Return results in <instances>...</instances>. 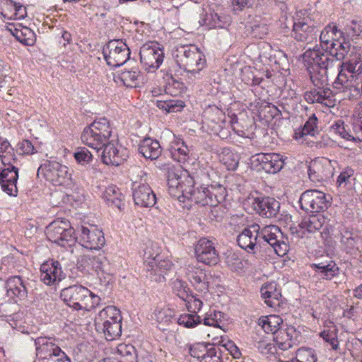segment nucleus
Returning <instances> with one entry per match:
<instances>
[{
    "mask_svg": "<svg viewBox=\"0 0 362 362\" xmlns=\"http://www.w3.org/2000/svg\"><path fill=\"white\" fill-rule=\"evenodd\" d=\"M303 62L307 64L310 78L317 88L307 91L305 100L308 103H321L329 106L333 98L332 91L324 88L328 81V73L332 71L336 62L327 53L320 49H309L303 54Z\"/></svg>",
    "mask_w": 362,
    "mask_h": 362,
    "instance_id": "nucleus-1",
    "label": "nucleus"
},
{
    "mask_svg": "<svg viewBox=\"0 0 362 362\" xmlns=\"http://www.w3.org/2000/svg\"><path fill=\"white\" fill-rule=\"evenodd\" d=\"M194 179L187 171L180 169L168 171V192L172 197L180 202H184L185 198H187L201 206H213L215 202L212 200L211 190L202 186L194 188Z\"/></svg>",
    "mask_w": 362,
    "mask_h": 362,
    "instance_id": "nucleus-2",
    "label": "nucleus"
},
{
    "mask_svg": "<svg viewBox=\"0 0 362 362\" xmlns=\"http://www.w3.org/2000/svg\"><path fill=\"white\" fill-rule=\"evenodd\" d=\"M173 57L177 64L187 72L188 78L199 76L206 64L204 54L195 46L180 45L173 51Z\"/></svg>",
    "mask_w": 362,
    "mask_h": 362,
    "instance_id": "nucleus-3",
    "label": "nucleus"
},
{
    "mask_svg": "<svg viewBox=\"0 0 362 362\" xmlns=\"http://www.w3.org/2000/svg\"><path fill=\"white\" fill-rule=\"evenodd\" d=\"M62 300L76 310H90L99 305L100 298L87 288L74 285L64 288L61 292Z\"/></svg>",
    "mask_w": 362,
    "mask_h": 362,
    "instance_id": "nucleus-4",
    "label": "nucleus"
},
{
    "mask_svg": "<svg viewBox=\"0 0 362 362\" xmlns=\"http://www.w3.org/2000/svg\"><path fill=\"white\" fill-rule=\"evenodd\" d=\"M112 136L110 122L105 117L95 120L86 127L81 134V141L88 147L98 152L107 144Z\"/></svg>",
    "mask_w": 362,
    "mask_h": 362,
    "instance_id": "nucleus-5",
    "label": "nucleus"
},
{
    "mask_svg": "<svg viewBox=\"0 0 362 362\" xmlns=\"http://www.w3.org/2000/svg\"><path fill=\"white\" fill-rule=\"evenodd\" d=\"M75 230L67 220L52 222L46 229L49 240L62 247L71 245L75 242Z\"/></svg>",
    "mask_w": 362,
    "mask_h": 362,
    "instance_id": "nucleus-6",
    "label": "nucleus"
},
{
    "mask_svg": "<svg viewBox=\"0 0 362 362\" xmlns=\"http://www.w3.org/2000/svg\"><path fill=\"white\" fill-rule=\"evenodd\" d=\"M144 264L149 277L157 282H162L165 275L170 270L173 264L169 259H163L160 255H153L150 248H147L144 253Z\"/></svg>",
    "mask_w": 362,
    "mask_h": 362,
    "instance_id": "nucleus-7",
    "label": "nucleus"
},
{
    "mask_svg": "<svg viewBox=\"0 0 362 362\" xmlns=\"http://www.w3.org/2000/svg\"><path fill=\"white\" fill-rule=\"evenodd\" d=\"M103 54L108 65L119 66L129 59L130 50L122 40H115L106 45L103 48Z\"/></svg>",
    "mask_w": 362,
    "mask_h": 362,
    "instance_id": "nucleus-8",
    "label": "nucleus"
},
{
    "mask_svg": "<svg viewBox=\"0 0 362 362\" xmlns=\"http://www.w3.org/2000/svg\"><path fill=\"white\" fill-rule=\"evenodd\" d=\"M300 208L311 213L320 214L321 211L327 209L329 205L324 192L318 190H307L300 198Z\"/></svg>",
    "mask_w": 362,
    "mask_h": 362,
    "instance_id": "nucleus-9",
    "label": "nucleus"
},
{
    "mask_svg": "<svg viewBox=\"0 0 362 362\" xmlns=\"http://www.w3.org/2000/svg\"><path fill=\"white\" fill-rule=\"evenodd\" d=\"M42 170L47 180L54 185L60 186L68 184L71 179V174L66 165L56 161H49L42 165L38 171Z\"/></svg>",
    "mask_w": 362,
    "mask_h": 362,
    "instance_id": "nucleus-10",
    "label": "nucleus"
},
{
    "mask_svg": "<svg viewBox=\"0 0 362 362\" xmlns=\"http://www.w3.org/2000/svg\"><path fill=\"white\" fill-rule=\"evenodd\" d=\"M194 255L199 262L214 266L219 262V255L214 243L206 238L199 239L194 245Z\"/></svg>",
    "mask_w": 362,
    "mask_h": 362,
    "instance_id": "nucleus-11",
    "label": "nucleus"
},
{
    "mask_svg": "<svg viewBox=\"0 0 362 362\" xmlns=\"http://www.w3.org/2000/svg\"><path fill=\"white\" fill-rule=\"evenodd\" d=\"M140 60L146 69H158L163 60V50L157 42H147L140 48Z\"/></svg>",
    "mask_w": 362,
    "mask_h": 362,
    "instance_id": "nucleus-12",
    "label": "nucleus"
},
{
    "mask_svg": "<svg viewBox=\"0 0 362 362\" xmlns=\"http://www.w3.org/2000/svg\"><path fill=\"white\" fill-rule=\"evenodd\" d=\"M79 240L81 245L89 250H100L105 243L103 231L95 225L81 226Z\"/></svg>",
    "mask_w": 362,
    "mask_h": 362,
    "instance_id": "nucleus-13",
    "label": "nucleus"
},
{
    "mask_svg": "<svg viewBox=\"0 0 362 362\" xmlns=\"http://www.w3.org/2000/svg\"><path fill=\"white\" fill-rule=\"evenodd\" d=\"M273 72H275V85L280 90L286 83V77L290 74V64L285 52L281 49L273 53Z\"/></svg>",
    "mask_w": 362,
    "mask_h": 362,
    "instance_id": "nucleus-14",
    "label": "nucleus"
},
{
    "mask_svg": "<svg viewBox=\"0 0 362 362\" xmlns=\"http://www.w3.org/2000/svg\"><path fill=\"white\" fill-rule=\"evenodd\" d=\"M102 161L106 165H119L129 157L127 148L111 140L103 147Z\"/></svg>",
    "mask_w": 362,
    "mask_h": 362,
    "instance_id": "nucleus-15",
    "label": "nucleus"
},
{
    "mask_svg": "<svg viewBox=\"0 0 362 362\" xmlns=\"http://www.w3.org/2000/svg\"><path fill=\"white\" fill-rule=\"evenodd\" d=\"M293 37L298 41L310 43L317 38V30L309 18L299 19L293 24Z\"/></svg>",
    "mask_w": 362,
    "mask_h": 362,
    "instance_id": "nucleus-16",
    "label": "nucleus"
},
{
    "mask_svg": "<svg viewBox=\"0 0 362 362\" xmlns=\"http://www.w3.org/2000/svg\"><path fill=\"white\" fill-rule=\"evenodd\" d=\"M327 223V218L322 214H315L305 217L299 223L300 230L296 228H291L292 233H296L298 237L303 238L305 231L312 233L321 229Z\"/></svg>",
    "mask_w": 362,
    "mask_h": 362,
    "instance_id": "nucleus-17",
    "label": "nucleus"
},
{
    "mask_svg": "<svg viewBox=\"0 0 362 362\" xmlns=\"http://www.w3.org/2000/svg\"><path fill=\"white\" fill-rule=\"evenodd\" d=\"M40 272L41 281L48 286L59 282L65 276L59 262L53 259L41 264Z\"/></svg>",
    "mask_w": 362,
    "mask_h": 362,
    "instance_id": "nucleus-18",
    "label": "nucleus"
},
{
    "mask_svg": "<svg viewBox=\"0 0 362 362\" xmlns=\"http://www.w3.org/2000/svg\"><path fill=\"white\" fill-rule=\"evenodd\" d=\"M185 276L195 289L204 291L208 288V281L204 269L197 264H188L183 268Z\"/></svg>",
    "mask_w": 362,
    "mask_h": 362,
    "instance_id": "nucleus-19",
    "label": "nucleus"
},
{
    "mask_svg": "<svg viewBox=\"0 0 362 362\" xmlns=\"http://www.w3.org/2000/svg\"><path fill=\"white\" fill-rule=\"evenodd\" d=\"M132 196L134 204L141 207H152L156 203L155 194L146 183H134Z\"/></svg>",
    "mask_w": 362,
    "mask_h": 362,
    "instance_id": "nucleus-20",
    "label": "nucleus"
},
{
    "mask_svg": "<svg viewBox=\"0 0 362 362\" xmlns=\"http://www.w3.org/2000/svg\"><path fill=\"white\" fill-rule=\"evenodd\" d=\"M18 178V170L15 166L3 169L0 173V185L2 190L9 196L16 197Z\"/></svg>",
    "mask_w": 362,
    "mask_h": 362,
    "instance_id": "nucleus-21",
    "label": "nucleus"
},
{
    "mask_svg": "<svg viewBox=\"0 0 362 362\" xmlns=\"http://www.w3.org/2000/svg\"><path fill=\"white\" fill-rule=\"evenodd\" d=\"M78 263L84 267H90L96 272H108L109 261L105 255L99 252L98 255L92 253L81 255L78 259Z\"/></svg>",
    "mask_w": 362,
    "mask_h": 362,
    "instance_id": "nucleus-22",
    "label": "nucleus"
},
{
    "mask_svg": "<svg viewBox=\"0 0 362 362\" xmlns=\"http://www.w3.org/2000/svg\"><path fill=\"white\" fill-rule=\"evenodd\" d=\"M59 340L55 338L44 337L35 339L36 356L39 358H53L57 353L56 349H60Z\"/></svg>",
    "mask_w": 362,
    "mask_h": 362,
    "instance_id": "nucleus-23",
    "label": "nucleus"
},
{
    "mask_svg": "<svg viewBox=\"0 0 362 362\" xmlns=\"http://www.w3.org/2000/svg\"><path fill=\"white\" fill-rule=\"evenodd\" d=\"M259 226L251 225L245 228L238 235V245L245 250H254L258 244V230Z\"/></svg>",
    "mask_w": 362,
    "mask_h": 362,
    "instance_id": "nucleus-24",
    "label": "nucleus"
},
{
    "mask_svg": "<svg viewBox=\"0 0 362 362\" xmlns=\"http://www.w3.org/2000/svg\"><path fill=\"white\" fill-rule=\"evenodd\" d=\"M283 322L284 320L280 315H273V324H274L273 327L276 328L282 325V327L273 332V341H275L279 349L286 351L291 347V337L286 329L283 328L284 326Z\"/></svg>",
    "mask_w": 362,
    "mask_h": 362,
    "instance_id": "nucleus-25",
    "label": "nucleus"
},
{
    "mask_svg": "<svg viewBox=\"0 0 362 362\" xmlns=\"http://www.w3.org/2000/svg\"><path fill=\"white\" fill-rule=\"evenodd\" d=\"M122 321L119 310L114 306H107L99 312L95 318V327H105V324Z\"/></svg>",
    "mask_w": 362,
    "mask_h": 362,
    "instance_id": "nucleus-26",
    "label": "nucleus"
},
{
    "mask_svg": "<svg viewBox=\"0 0 362 362\" xmlns=\"http://www.w3.org/2000/svg\"><path fill=\"white\" fill-rule=\"evenodd\" d=\"M230 17L226 15H221L218 13L210 11L201 18L199 23L209 28H223L230 24Z\"/></svg>",
    "mask_w": 362,
    "mask_h": 362,
    "instance_id": "nucleus-27",
    "label": "nucleus"
},
{
    "mask_svg": "<svg viewBox=\"0 0 362 362\" xmlns=\"http://www.w3.org/2000/svg\"><path fill=\"white\" fill-rule=\"evenodd\" d=\"M7 295L11 298H24L27 296L26 283L18 276L9 278L6 281Z\"/></svg>",
    "mask_w": 362,
    "mask_h": 362,
    "instance_id": "nucleus-28",
    "label": "nucleus"
},
{
    "mask_svg": "<svg viewBox=\"0 0 362 362\" xmlns=\"http://www.w3.org/2000/svg\"><path fill=\"white\" fill-rule=\"evenodd\" d=\"M139 151L146 158L155 160L160 155L161 147L158 141L146 138L139 144Z\"/></svg>",
    "mask_w": 362,
    "mask_h": 362,
    "instance_id": "nucleus-29",
    "label": "nucleus"
},
{
    "mask_svg": "<svg viewBox=\"0 0 362 362\" xmlns=\"http://www.w3.org/2000/svg\"><path fill=\"white\" fill-rule=\"evenodd\" d=\"M113 354L117 362H137L136 351L132 344H119Z\"/></svg>",
    "mask_w": 362,
    "mask_h": 362,
    "instance_id": "nucleus-30",
    "label": "nucleus"
},
{
    "mask_svg": "<svg viewBox=\"0 0 362 362\" xmlns=\"http://www.w3.org/2000/svg\"><path fill=\"white\" fill-rule=\"evenodd\" d=\"M12 35L21 43L27 45H33L35 42V33L29 28L21 24L11 25L8 28Z\"/></svg>",
    "mask_w": 362,
    "mask_h": 362,
    "instance_id": "nucleus-31",
    "label": "nucleus"
},
{
    "mask_svg": "<svg viewBox=\"0 0 362 362\" xmlns=\"http://www.w3.org/2000/svg\"><path fill=\"white\" fill-rule=\"evenodd\" d=\"M103 199L108 205L121 209L124 196L117 186L112 185L106 187L103 193Z\"/></svg>",
    "mask_w": 362,
    "mask_h": 362,
    "instance_id": "nucleus-32",
    "label": "nucleus"
},
{
    "mask_svg": "<svg viewBox=\"0 0 362 362\" xmlns=\"http://www.w3.org/2000/svg\"><path fill=\"white\" fill-rule=\"evenodd\" d=\"M201 348L202 352L206 351V346L204 344H197L189 348V354L194 357L199 359V362H221V358L216 355L214 349H209L204 355H200L196 353L197 349Z\"/></svg>",
    "mask_w": 362,
    "mask_h": 362,
    "instance_id": "nucleus-33",
    "label": "nucleus"
},
{
    "mask_svg": "<svg viewBox=\"0 0 362 362\" xmlns=\"http://www.w3.org/2000/svg\"><path fill=\"white\" fill-rule=\"evenodd\" d=\"M98 332L104 334L105 339L112 341L122 334V321H115L105 324V327H95Z\"/></svg>",
    "mask_w": 362,
    "mask_h": 362,
    "instance_id": "nucleus-34",
    "label": "nucleus"
},
{
    "mask_svg": "<svg viewBox=\"0 0 362 362\" xmlns=\"http://www.w3.org/2000/svg\"><path fill=\"white\" fill-rule=\"evenodd\" d=\"M139 74L140 71L137 67H133L130 69H124L117 76V78L127 87H136L137 81L140 76Z\"/></svg>",
    "mask_w": 362,
    "mask_h": 362,
    "instance_id": "nucleus-35",
    "label": "nucleus"
},
{
    "mask_svg": "<svg viewBox=\"0 0 362 362\" xmlns=\"http://www.w3.org/2000/svg\"><path fill=\"white\" fill-rule=\"evenodd\" d=\"M350 48L351 45L349 42L336 40L335 42H332L329 54L335 57L337 61H341L349 53Z\"/></svg>",
    "mask_w": 362,
    "mask_h": 362,
    "instance_id": "nucleus-36",
    "label": "nucleus"
},
{
    "mask_svg": "<svg viewBox=\"0 0 362 362\" xmlns=\"http://www.w3.org/2000/svg\"><path fill=\"white\" fill-rule=\"evenodd\" d=\"M252 163L257 171H264L269 173L272 170V154L258 153L253 156Z\"/></svg>",
    "mask_w": 362,
    "mask_h": 362,
    "instance_id": "nucleus-37",
    "label": "nucleus"
},
{
    "mask_svg": "<svg viewBox=\"0 0 362 362\" xmlns=\"http://www.w3.org/2000/svg\"><path fill=\"white\" fill-rule=\"evenodd\" d=\"M205 123L209 125L210 123L218 124L223 121L224 115L221 109L216 105H209L203 112Z\"/></svg>",
    "mask_w": 362,
    "mask_h": 362,
    "instance_id": "nucleus-38",
    "label": "nucleus"
},
{
    "mask_svg": "<svg viewBox=\"0 0 362 362\" xmlns=\"http://www.w3.org/2000/svg\"><path fill=\"white\" fill-rule=\"evenodd\" d=\"M283 233L281 228L275 225H273V240L276 242L273 243V250L279 257H284L288 251V246L284 241H280L279 238L282 237Z\"/></svg>",
    "mask_w": 362,
    "mask_h": 362,
    "instance_id": "nucleus-39",
    "label": "nucleus"
},
{
    "mask_svg": "<svg viewBox=\"0 0 362 362\" xmlns=\"http://www.w3.org/2000/svg\"><path fill=\"white\" fill-rule=\"evenodd\" d=\"M339 71L337 78L334 82V87L339 90L340 92L346 93L349 92L350 95L351 93H356L358 91L357 88L352 83L349 82L346 78V76L342 73L343 68Z\"/></svg>",
    "mask_w": 362,
    "mask_h": 362,
    "instance_id": "nucleus-40",
    "label": "nucleus"
},
{
    "mask_svg": "<svg viewBox=\"0 0 362 362\" xmlns=\"http://www.w3.org/2000/svg\"><path fill=\"white\" fill-rule=\"evenodd\" d=\"M157 107L168 113L180 112L185 107V103L177 99L157 100Z\"/></svg>",
    "mask_w": 362,
    "mask_h": 362,
    "instance_id": "nucleus-41",
    "label": "nucleus"
},
{
    "mask_svg": "<svg viewBox=\"0 0 362 362\" xmlns=\"http://www.w3.org/2000/svg\"><path fill=\"white\" fill-rule=\"evenodd\" d=\"M254 209L260 216L266 218L272 216V204L269 197L256 198L253 202Z\"/></svg>",
    "mask_w": 362,
    "mask_h": 362,
    "instance_id": "nucleus-42",
    "label": "nucleus"
},
{
    "mask_svg": "<svg viewBox=\"0 0 362 362\" xmlns=\"http://www.w3.org/2000/svg\"><path fill=\"white\" fill-rule=\"evenodd\" d=\"M337 31V28L335 25H328L321 31L320 40L323 46V49H330L332 42L336 41L334 40V35H336Z\"/></svg>",
    "mask_w": 362,
    "mask_h": 362,
    "instance_id": "nucleus-43",
    "label": "nucleus"
},
{
    "mask_svg": "<svg viewBox=\"0 0 362 362\" xmlns=\"http://www.w3.org/2000/svg\"><path fill=\"white\" fill-rule=\"evenodd\" d=\"M180 325L187 328H193L202 322L200 317L194 312L181 315L177 320Z\"/></svg>",
    "mask_w": 362,
    "mask_h": 362,
    "instance_id": "nucleus-44",
    "label": "nucleus"
},
{
    "mask_svg": "<svg viewBox=\"0 0 362 362\" xmlns=\"http://www.w3.org/2000/svg\"><path fill=\"white\" fill-rule=\"evenodd\" d=\"M317 119L315 115H313L308 120L305 122L303 127L299 129L298 132H296V139L301 138L306 135L314 136L317 132Z\"/></svg>",
    "mask_w": 362,
    "mask_h": 362,
    "instance_id": "nucleus-45",
    "label": "nucleus"
},
{
    "mask_svg": "<svg viewBox=\"0 0 362 362\" xmlns=\"http://www.w3.org/2000/svg\"><path fill=\"white\" fill-rule=\"evenodd\" d=\"M175 310L168 308L156 310L154 319L158 324L167 325L175 317Z\"/></svg>",
    "mask_w": 362,
    "mask_h": 362,
    "instance_id": "nucleus-46",
    "label": "nucleus"
},
{
    "mask_svg": "<svg viewBox=\"0 0 362 362\" xmlns=\"http://www.w3.org/2000/svg\"><path fill=\"white\" fill-rule=\"evenodd\" d=\"M172 288L173 293L180 299L185 300L189 298L190 289L184 281L179 279H175L173 282Z\"/></svg>",
    "mask_w": 362,
    "mask_h": 362,
    "instance_id": "nucleus-47",
    "label": "nucleus"
},
{
    "mask_svg": "<svg viewBox=\"0 0 362 362\" xmlns=\"http://www.w3.org/2000/svg\"><path fill=\"white\" fill-rule=\"evenodd\" d=\"M281 7L280 9L281 11V17L276 21V26H278L283 31L285 30L289 29L291 26L293 27V24L294 23L293 19L291 16H288L286 11V6L284 3H280Z\"/></svg>",
    "mask_w": 362,
    "mask_h": 362,
    "instance_id": "nucleus-48",
    "label": "nucleus"
},
{
    "mask_svg": "<svg viewBox=\"0 0 362 362\" xmlns=\"http://www.w3.org/2000/svg\"><path fill=\"white\" fill-rule=\"evenodd\" d=\"M210 189L212 192V200L215 202L213 204V206H216L218 204L225 200L226 197V189L224 187L221 185H218L216 186H211Z\"/></svg>",
    "mask_w": 362,
    "mask_h": 362,
    "instance_id": "nucleus-49",
    "label": "nucleus"
},
{
    "mask_svg": "<svg viewBox=\"0 0 362 362\" xmlns=\"http://www.w3.org/2000/svg\"><path fill=\"white\" fill-rule=\"evenodd\" d=\"M272 240V224H267L261 230H258V245H271Z\"/></svg>",
    "mask_w": 362,
    "mask_h": 362,
    "instance_id": "nucleus-50",
    "label": "nucleus"
},
{
    "mask_svg": "<svg viewBox=\"0 0 362 362\" xmlns=\"http://www.w3.org/2000/svg\"><path fill=\"white\" fill-rule=\"evenodd\" d=\"M223 313L221 311H214L213 314L204 318V325L221 328V319Z\"/></svg>",
    "mask_w": 362,
    "mask_h": 362,
    "instance_id": "nucleus-51",
    "label": "nucleus"
},
{
    "mask_svg": "<svg viewBox=\"0 0 362 362\" xmlns=\"http://www.w3.org/2000/svg\"><path fill=\"white\" fill-rule=\"evenodd\" d=\"M74 156L76 160L81 164L88 163L91 161L93 157L90 152L84 147L78 148L76 150Z\"/></svg>",
    "mask_w": 362,
    "mask_h": 362,
    "instance_id": "nucleus-52",
    "label": "nucleus"
},
{
    "mask_svg": "<svg viewBox=\"0 0 362 362\" xmlns=\"http://www.w3.org/2000/svg\"><path fill=\"white\" fill-rule=\"evenodd\" d=\"M273 308L277 311L281 312L286 308V300L283 298L281 293L276 288L273 291Z\"/></svg>",
    "mask_w": 362,
    "mask_h": 362,
    "instance_id": "nucleus-53",
    "label": "nucleus"
},
{
    "mask_svg": "<svg viewBox=\"0 0 362 362\" xmlns=\"http://www.w3.org/2000/svg\"><path fill=\"white\" fill-rule=\"evenodd\" d=\"M275 119V122H273V130L276 129V134H278V129L286 123H288V121L282 116L281 110L274 105H273V119Z\"/></svg>",
    "mask_w": 362,
    "mask_h": 362,
    "instance_id": "nucleus-54",
    "label": "nucleus"
},
{
    "mask_svg": "<svg viewBox=\"0 0 362 362\" xmlns=\"http://www.w3.org/2000/svg\"><path fill=\"white\" fill-rule=\"evenodd\" d=\"M181 148L176 150L174 154V152H171L170 156L172 158L180 163H185L188 158H189V148L187 145H180Z\"/></svg>",
    "mask_w": 362,
    "mask_h": 362,
    "instance_id": "nucleus-55",
    "label": "nucleus"
},
{
    "mask_svg": "<svg viewBox=\"0 0 362 362\" xmlns=\"http://www.w3.org/2000/svg\"><path fill=\"white\" fill-rule=\"evenodd\" d=\"M340 68L345 69L349 72L354 74H360L362 73V62L361 59L356 60L354 62H349L346 64H339Z\"/></svg>",
    "mask_w": 362,
    "mask_h": 362,
    "instance_id": "nucleus-56",
    "label": "nucleus"
},
{
    "mask_svg": "<svg viewBox=\"0 0 362 362\" xmlns=\"http://www.w3.org/2000/svg\"><path fill=\"white\" fill-rule=\"evenodd\" d=\"M184 301L186 302V305L188 310L190 312H194L195 313L201 310L203 305L202 301L199 298L192 294H189V298L185 300Z\"/></svg>",
    "mask_w": 362,
    "mask_h": 362,
    "instance_id": "nucleus-57",
    "label": "nucleus"
},
{
    "mask_svg": "<svg viewBox=\"0 0 362 362\" xmlns=\"http://www.w3.org/2000/svg\"><path fill=\"white\" fill-rule=\"evenodd\" d=\"M321 169L322 166L317 163H314L309 166L308 173L310 180L315 182L323 180L324 177L321 173Z\"/></svg>",
    "mask_w": 362,
    "mask_h": 362,
    "instance_id": "nucleus-58",
    "label": "nucleus"
},
{
    "mask_svg": "<svg viewBox=\"0 0 362 362\" xmlns=\"http://www.w3.org/2000/svg\"><path fill=\"white\" fill-rule=\"evenodd\" d=\"M341 243L346 246L347 249H351L356 243V238L352 233L348 230H344L341 233Z\"/></svg>",
    "mask_w": 362,
    "mask_h": 362,
    "instance_id": "nucleus-59",
    "label": "nucleus"
},
{
    "mask_svg": "<svg viewBox=\"0 0 362 362\" xmlns=\"http://www.w3.org/2000/svg\"><path fill=\"white\" fill-rule=\"evenodd\" d=\"M297 357L301 362H317V358L314 351L312 349H299L297 352Z\"/></svg>",
    "mask_w": 362,
    "mask_h": 362,
    "instance_id": "nucleus-60",
    "label": "nucleus"
},
{
    "mask_svg": "<svg viewBox=\"0 0 362 362\" xmlns=\"http://www.w3.org/2000/svg\"><path fill=\"white\" fill-rule=\"evenodd\" d=\"M16 7V2L12 0L6 1L2 8L1 13L5 18L7 19H13V13L15 12V8Z\"/></svg>",
    "mask_w": 362,
    "mask_h": 362,
    "instance_id": "nucleus-61",
    "label": "nucleus"
},
{
    "mask_svg": "<svg viewBox=\"0 0 362 362\" xmlns=\"http://www.w3.org/2000/svg\"><path fill=\"white\" fill-rule=\"evenodd\" d=\"M287 157L279 153H273V174L279 172L285 165Z\"/></svg>",
    "mask_w": 362,
    "mask_h": 362,
    "instance_id": "nucleus-62",
    "label": "nucleus"
},
{
    "mask_svg": "<svg viewBox=\"0 0 362 362\" xmlns=\"http://www.w3.org/2000/svg\"><path fill=\"white\" fill-rule=\"evenodd\" d=\"M226 262L231 269L237 270L242 267V261L235 254H231L226 257Z\"/></svg>",
    "mask_w": 362,
    "mask_h": 362,
    "instance_id": "nucleus-63",
    "label": "nucleus"
},
{
    "mask_svg": "<svg viewBox=\"0 0 362 362\" xmlns=\"http://www.w3.org/2000/svg\"><path fill=\"white\" fill-rule=\"evenodd\" d=\"M320 336L325 341L331 344L332 349L337 350L338 349V340L334 334L329 331H323L320 333Z\"/></svg>",
    "mask_w": 362,
    "mask_h": 362,
    "instance_id": "nucleus-64",
    "label": "nucleus"
}]
</instances>
